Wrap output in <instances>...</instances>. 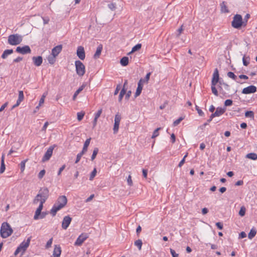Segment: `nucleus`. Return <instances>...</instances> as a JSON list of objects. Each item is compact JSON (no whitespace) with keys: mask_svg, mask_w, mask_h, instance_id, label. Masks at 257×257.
<instances>
[{"mask_svg":"<svg viewBox=\"0 0 257 257\" xmlns=\"http://www.w3.org/2000/svg\"><path fill=\"white\" fill-rule=\"evenodd\" d=\"M77 119L79 120V121H80L82 119L84 115V112H78L77 114Z\"/></svg>","mask_w":257,"mask_h":257,"instance_id":"obj_46","label":"nucleus"},{"mask_svg":"<svg viewBox=\"0 0 257 257\" xmlns=\"http://www.w3.org/2000/svg\"><path fill=\"white\" fill-rule=\"evenodd\" d=\"M72 220V218L70 217L69 215L66 216L63 218L62 222V227L64 229H66L69 224H70Z\"/></svg>","mask_w":257,"mask_h":257,"instance_id":"obj_13","label":"nucleus"},{"mask_svg":"<svg viewBox=\"0 0 257 257\" xmlns=\"http://www.w3.org/2000/svg\"><path fill=\"white\" fill-rule=\"evenodd\" d=\"M61 248L60 246L55 245L53 252V257H60Z\"/></svg>","mask_w":257,"mask_h":257,"instance_id":"obj_20","label":"nucleus"},{"mask_svg":"<svg viewBox=\"0 0 257 257\" xmlns=\"http://www.w3.org/2000/svg\"><path fill=\"white\" fill-rule=\"evenodd\" d=\"M121 118V116L118 113L115 114L114 117V123L113 128V134H114L118 132Z\"/></svg>","mask_w":257,"mask_h":257,"instance_id":"obj_8","label":"nucleus"},{"mask_svg":"<svg viewBox=\"0 0 257 257\" xmlns=\"http://www.w3.org/2000/svg\"><path fill=\"white\" fill-rule=\"evenodd\" d=\"M53 238H50L47 242L46 244V248H49L50 247H51L52 243Z\"/></svg>","mask_w":257,"mask_h":257,"instance_id":"obj_52","label":"nucleus"},{"mask_svg":"<svg viewBox=\"0 0 257 257\" xmlns=\"http://www.w3.org/2000/svg\"><path fill=\"white\" fill-rule=\"evenodd\" d=\"M102 109H100L97 111V112L95 114V117L96 118H99L102 113Z\"/></svg>","mask_w":257,"mask_h":257,"instance_id":"obj_57","label":"nucleus"},{"mask_svg":"<svg viewBox=\"0 0 257 257\" xmlns=\"http://www.w3.org/2000/svg\"><path fill=\"white\" fill-rule=\"evenodd\" d=\"M250 18V15L249 14H246L244 19H242L243 27H245L247 25L248 20Z\"/></svg>","mask_w":257,"mask_h":257,"instance_id":"obj_33","label":"nucleus"},{"mask_svg":"<svg viewBox=\"0 0 257 257\" xmlns=\"http://www.w3.org/2000/svg\"><path fill=\"white\" fill-rule=\"evenodd\" d=\"M27 160H28L26 159V160H24L21 162L20 165V169H21V172H23L25 170V164H26V162L27 161Z\"/></svg>","mask_w":257,"mask_h":257,"instance_id":"obj_39","label":"nucleus"},{"mask_svg":"<svg viewBox=\"0 0 257 257\" xmlns=\"http://www.w3.org/2000/svg\"><path fill=\"white\" fill-rule=\"evenodd\" d=\"M232 104V100L231 99H227L224 102V107L230 106Z\"/></svg>","mask_w":257,"mask_h":257,"instance_id":"obj_48","label":"nucleus"},{"mask_svg":"<svg viewBox=\"0 0 257 257\" xmlns=\"http://www.w3.org/2000/svg\"><path fill=\"white\" fill-rule=\"evenodd\" d=\"M250 58L249 57H245L244 55L242 58L243 64L244 66H247L249 63Z\"/></svg>","mask_w":257,"mask_h":257,"instance_id":"obj_37","label":"nucleus"},{"mask_svg":"<svg viewBox=\"0 0 257 257\" xmlns=\"http://www.w3.org/2000/svg\"><path fill=\"white\" fill-rule=\"evenodd\" d=\"M76 54L80 59L83 60L85 59V53L84 48L82 46L78 47Z\"/></svg>","mask_w":257,"mask_h":257,"instance_id":"obj_16","label":"nucleus"},{"mask_svg":"<svg viewBox=\"0 0 257 257\" xmlns=\"http://www.w3.org/2000/svg\"><path fill=\"white\" fill-rule=\"evenodd\" d=\"M102 50V45L100 44L97 47V48L96 49V51L93 56V58L94 59H97L100 57Z\"/></svg>","mask_w":257,"mask_h":257,"instance_id":"obj_22","label":"nucleus"},{"mask_svg":"<svg viewBox=\"0 0 257 257\" xmlns=\"http://www.w3.org/2000/svg\"><path fill=\"white\" fill-rule=\"evenodd\" d=\"M220 8L222 13H228L229 12L225 2H223L220 4Z\"/></svg>","mask_w":257,"mask_h":257,"instance_id":"obj_25","label":"nucleus"},{"mask_svg":"<svg viewBox=\"0 0 257 257\" xmlns=\"http://www.w3.org/2000/svg\"><path fill=\"white\" fill-rule=\"evenodd\" d=\"M88 237V236L86 233H82L77 238L76 241L74 243L75 245L80 246L83 242Z\"/></svg>","mask_w":257,"mask_h":257,"instance_id":"obj_11","label":"nucleus"},{"mask_svg":"<svg viewBox=\"0 0 257 257\" xmlns=\"http://www.w3.org/2000/svg\"><path fill=\"white\" fill-rule=\"evenodd\" d=\"M245 116L250 117L252 119L254 118V112L252 111H247L245 112Z\"/></svg>","mask_w":257,"mask_h":257,"instance_id":"obj_34","label":"nucleus"},{"mask_svg":"<svg viewBox=\"0 0 257 257\" xmlns=\"http://www.w3.org/2000/svg\"><path fill=\"white\" fill-rule=\"evenodd\" d=\"M40 197H37V195L35 197V198L33 200V203L34 204H37L39 201H40Z\"/></svg>","mask_w":257,"mask_h":257,"instance_id":"obj_61","label":"nucleus"},{"mask_svg":"<svg viewBox=\"0 0 257 257\" xmlns=\"http://www.w3.org/2000/svg\"><path fill=\"white\" fill-rule=\"evenodd\" d=\"M86 84L83 83L74 93L73 96V100H75L79 93L86 87Z\"/></svg>","mask_w":257,"mask_h":257,"instance_id":"obj_23","label":"nucleus"},{"mask_svg":"<svg viewBox=\"0 0 257 257\" xmlns=\"http://www.w3.org/2000/svg\"><path fill=\"white\" fill-rule=\"evenodd\" d=\"M126 89L124 88H122V89L121 90L118 97V101L119 102L121 101L124 95L126 93Z\"/></svg>","mask_w":257,"mask_h":257,"instance_id":"obj_31","label":"nucleus"},{"mask_svg":"<svg viewBox=\"0 0 257 257\" xmlns=\"http://www.w3.org/2000/svg\"><path fill=\"white\" fill-rule=\"evenodd\" d=\"M45 173H46V171H45V170H41V171L39 172V174H38V178H39V179H42V178H43V177H44V176L45 175Z\"/></svg>","mask_w":257,"mask_h":257,"instance_id":"obj_49","label":"nucleus"},{"mask_svg":"<svg viewBox=\"0 0 257 257\" xmlns=\"http://www.w3.org/2000/svg\"><path fill=\"white\" fill-rule=\"evenodd\" d=\"M42 18L43 20L44 24H47L49 23L50 20L48 17H42Z\"/></svg>","mask_w":257,"mask_h":257,"instance_id":"obj_55","label":"nucleus"},{"mask_svg":"<svg viewBox=\"0 0 257 257\" xmlns=\"http://www.w3.org/2000/svg\"><path fill=\"white\" fill-rule=\"evenodd\" d=\"M23 40V37L18 34L10 35L8 37V42L11 45H17L20 44Z\"/></svg>","mask_w":257,"mask_h":257,"instance_id":"obj_3","label":"nucleus"},{"mask_svg":"<svg viewBox=\"0 0 257 257\" xmlns=\"http://www.w3.org/2000/svg\"><path fill=\"white\" fill-rule=\"evenodd\" d=\"M24 98V96L23 91L22 90L19 91V97H18L17 101L21 102L23 100Z\"/></svg>","mask_w":257,"mask_h":257,"instance_id":"obj_38","label":"nucleus"},{"mask_svg":"<svg viewBox=\"0 0 257 257\" xmlns=\"http://www.w3.org/2000/svg\"><path fill=\"white\" fill-rule=\"evenodd\" d=\"M31 239V237H29L27 238L26 241H23L20 244L15 251V255H17L21 251H22V254L24 253L30 244Z\"/></svg>","mask_w":257,"mask_h":257,"instance_id":"obj_5","label":"nucleus"},{"mask_svg":"<svg viewBox=\"0 0 257 257\" xmlns=\"http://www.w3.org/2000/svg\"><path fill=\"white\" fill-rule=\"evenodd\" d=\"M108 7L112 11H114L116 9V5L114 3H111L108 5Z\"/></svg>","mask_w":257,"mask_h":257,"instance_id":"obj_50","label":"nucleus"},{"mask_svg":"<svg viewBox=\"0 0 257 257\" xmlns=\"http://www.w3.org/2000/svg\"><path fill=\"white\" fill-rule=\"evenodd\" d=\"M150 75H151V73L149 72V73H148L147 74V75H146V77H145V79H144V80H145V82H148L149 79H150Z\"/></svg>","mask_w":257,"mask_h":257,"instance_id":"obj_62","label":"nucleus"},{"mask_svg":"<svg viewBox=\"0 0 257 257\" xmlns=\"http://www.w3.org/2000/svg\"><path fill=\"white\" fill-rule=\"evenodd\" d=\"M120 89V85H117V86H116V87L115 88V90L114 91V95H117L118 94Z\"/></svg>","mask_w":257,"mask_h":257,"instance_id":"obj_58","label":"nucleus"},{"mask_svg":"<svg viewBox=\"0 0 257 257\" xmlns=\"http://www.w3.org/2000/svg\"><path fill=\"white\" fill-rule=\"evenodd\" d=\"M76 73L80 76H82L85 73L84 65L79 60L75 62Z\"/></svg>","mask_w":257,"mask_h":257,"instance_id":"obj_6","label":"nucleus"},{"mask_svg":"<svg viewBox=\"0 0 257 257\" xmlns=\"http://www.w3.org/2000/svg\"><path fill=\"white\" fill-rule=\"evenodd\" d=\"M246 236V233L242 231L241 232H240L239 233V237L240 238H244Z\"/></svg>","mask_w":257,"mask_h":257,"instance_id":"obj_63","label":"nucleus"},{"mask_svg":"<svg viewBox=\"0 0 257 257\" xmlns=\"http://www.w3.org/2000/svg\"><path fill=\"white\" fill-rule=\"evenodd\" d=\"M84 154V153H83V152H80L79 153H78L77 155V157H76V161L75 162V163L76 164L78 163L80 160L81 159V158L82 157V156Z\"/></svg>","mask_w":257,"mask_h":257,"instance_id":"obj_42","label":"nucleus"},{"mask_svg":"<svg viewBox=\"0 0 257 257\" xmlns=\"http://www.w3.org/2000/svg\"><path fill=\"white\" fill-rule=\"evenodd\" d=\"M32 60L34 65L37 67L40 66L43 62L42 57L40 56L37 57L34 56L32 57Z\"/></svg>","mask_w":257,"mask_h":257,"instance_id":"obj_18","label":"nucleus"},{"mask_svg":"<svg viewBox=\"0 0 257 257\" xmlns=\"http://www.w3.org/2000/svg\"><path fill=\"white\" fill-rule=\"evenodd\" d=\"M56 56H54L53 54H51V55H49L48 58H47V59H48V61L49 62V63L51 64H54V63L56 61Z\"/></svg>","mask_w":257,"mask_h":257,"instance_id":"obj_29","label":"nucleus"},{"mask_svg":"<svg viewBox=\"0 0 257 257\" xmlns=\"http://www.w3.org/2000/svg\"><path fill=\"white\" fill-rule=\"evenodd\" d=\"M256 91V87L254 85H250L247 87L243 88L242 90L243 94H247L253 93Z\"/></svg>","mask_w":257,"mask_h":257,"instance_id":"obj_14","label":"nucleus"},{"mask_svg":"<svg viewBox=\"0 0 257 257\" xmlns=\"http://www.w3.org/2000/svg\"><path fill=\"white\" fill-rule=\"evenodd\" d=\"M226 108L225 107H217L215 111V115L217 116H219L223 114L225 111H226Z\"/></svg>","mask_w":257,"mask_h":257,"instance_id":"obj_21","label":"nucleus"},{"mask_svg":"<svg viewBox=\"0 0 257 257\" xmlns=\"http://www.w3.org/2000/svg\"><path fill=\"white\" fill-rule=\"evenodd\" d=\"M141 44H137L136 45L133 47L132 51L128 53V54L139 50L141 48Z\"/></svg>","mask_w":257,"mask_h":257,"instance_id":"obj_32","label":"nucleus"},{"mask_svg":"<svg viewBox=\"0 0 257 257\" xmlns=\"http://www.w3.org/2000/svg\"><path fill=\"white\" fill-rule=\"evenodd\" d=\"M49 191L47 187L41 188L37 194V197H40L41 200L46 201L49 197Z\"/></svg>","mask_w":257,"mask_h":257,"instance_id":"obj_7","label":"nucleus"},{"mask_svg":"<svg viewBox=\"0 0 257 257\" xmlns=\"http://www.w3.org/2000/svg\"><path fill=\"white\" fill-rule=\"evenodd\" d=\"M196 108L199 115L202 116L204 114V112L199 108L198 106H196Z\"/></svg>","mask_w":257,"mask_h":257,"instance_id":"obj_56","label":"nucleus"},{"mask_svg":"<svg viewBox=\"0 0 257 257\" xmlns=\"http://www.w3.org/2000/svg\"><path fill=\"white\" fill-rule=\"evenodd\" d=\"M5 169L6 168L5 163L3 161V162H1V165L0 168V174L3 173L5 172Z\"/></svg>","mask_w":257,"mask_h":257,"instance_id":"obj_47","label":"nucleus"},{"mask_svg":"<svg viewBox=\"0 0 257 257\" xmlns=\"http://www.w3.org/2000/svg\"><path fill=\"white\" fill-rule=\"evenodd\" d=\"M211 90L212 93L216 96H218V91L215 88V85H213V83H211Z\"/></svg>","mask_w":257,"mask_h":257,"instance_id":"obj_40","label":"nucleus"},{"mask_svg":"<svg viewBox=\"0 0 257 257\" xmlns=\"http://www.w3.org/2000/svg\"><path fill=\"white\" fill-rule=\"evenodd\" d=\"M66 167V165L64 164L63 165V166H62V167H61L58 171V175H60L62 172L65 169Z\"/></svg>","mask_w":257,"mask_h":257,"instance_id":"obj_54","label":"nucleus"},{"mask_svg":"<svg viewBox=\"0 0 257 257\" xmlns=\"http://www.w3.org/2000/svg\"><path fill=\"white\" fill-rule=\"evenodd\" d=\"M219 81V72L217 68H216L214 71L213 74V77L211 81V83H213V85H216L217 82Z\"/></svg>","mask_w":257,"mask_h":257,"instance_id":"obj_17","label":"nucleus"},{"mask_svg":"<svg viewBox=\"0 0 257 257\" xmlns=\"http://www.w3.org/2000/svg\"><path fill=\"white\" fill-rule=\"evenodd\" d=\"M125 94H125V99H126V100H128L129 99V98L130 97L131 95L132 92H131V90H129Z\"/></svg>","mask_w":257,"mask_h":257,"instance_id":"obj_59","label":"nucleus"},{"mask_svg":"<svg viewBox=\"0 0 257 257\" xmlns=\"http://www.w3.org/2000/svg\"><path fill=\"white\" fill-rule=\"evenodd\" d=\"M16 52L21 54H29L31 52L30 47L28 45L24 46L22 47H18L16 48Z\"/></svg>","mask_w":257,"mask_h":257,"instance_id":"obj_9","label":"nucleus"},{"mask_svg":"<svg viewBox=\"0 0 257 257\" xmlns=\"http://www.w3.org/2000/svg\"><path fill=\"white\" fill-rule=\"evenodd\" d=\"M62 50V45H59L54 47L52 50V54L54 56H57Z\"/></svg>","mask_w":257,"mask_h":257,"instance_id":"obj_19","label":"nucleus"},{"mask_svg":"<svg viewBox=\"0 0 257 257\" xmlns=\"http://www.w3.org/2000/svg\"><path fill=\"white\" fill-rule=\"evenodd\" d=\"M121 65L123 66H126L128 64V58L127 57H122L120 61Z\"/></svg>","mask_w":257,"mask_h":257,"instance_id":"obj_28","label":"nucleus"},{"mask_svg":"<svg viewBox=\"0 0 257 257\" xmlns=\"http://www.w3.org/2000/svg\"><path fill=\"white\" fill-rule=\"evenodd\" d=\"M256 231L255 230V229H253V228H252L249 233L248 234V237L249 239H252L253 237H254L255 236V235H256Z\"/></svg>","mask_w":257,"mask_h":257,"instance_id":"obj_30","label":"nucleus"},{"mask_svg":"<svg viewBox=\"0 0 257 257\" xmlns=\"http://www.w3.org/2000/svg\"><path fill=\"white\" fill-rule=\"evenodd\" d=\"M142 244V241L141 239H138L135 241V245L138 247L139 250L141 249Z\"/></svg>","mask_w":257,"mask_h":257,"instance_id":"obj_35","label":"nucleus"},{"mask_svg":"<svg viewBox=\"0 0 257 257\" xmlns=\"http://www.w3.org/2000/svg\"><path fill=\"white\" fill-rule=\"evenodd\" d=\"M227 75L228 77L231 78L234 80L236 79V76L232 72H228Z\"/></svg>","mask_w":257,"mask_h":257,"instance_id":"obj_45","label":"nucleus"},{"mask_svg":"<svg viewBox=\"0 0 257 257\" xmlns=\"http://www.w3.org/2000/svg\"><path fill=\"white\" fill-rule=\"evenodd\" d=\"M48 213L47 212H43L40 213V215H39V219L44 218Z\"/></svg>","mask_w":257,"mask_h":257,"instance_id":"obj_53","label":"nucleus"},{"mask_svg":"<svg viewBox=\"0 0 257 257\" xmlns=\"http://www.w3.org/2000/svg\"><path fill=\"white\" fill-rule=\"evenodd\" d=\"M245 157L250 160H257V154L255 153H248L246 155Z\"/></svg>","mask_w":257,"mask_h":257,"instance_id":"obj_27","label":"nucleus"},{"mask_svg":"<svg viewBox=\"0 0 257 257\" xmlns=\"http://www.w3.org/2000/svg\"><path fill=\"white\" fill-rule=\"evenodd\" d=\"M216 225L217 227V228L219 229H222L223 228V224L221 222H217L216 223Z\"/></svg>","mask_w":257,"mask_h":257,"instance_id":"obj_60","label":"nucleus"},{"mask_svg":"<svg viewBox=\"0 0 257 257\" xmlns=\"http://www.w3.org/2000/svg\"><path fill=\"white\" fill-rule=\"evenodd\" d=\"M145 83V80L143 79H141L138 82V87L136 90L135 97H137L140 95L143 89V83Z\"/></svg>","mask_w":257,"mask_h":257,"instance_id":"obj_15","label":"nucleus"},{"mask_svg":"<svg viewBox=\"0 0 257 257\" xmlns=\"http://www.w3.org/2000/svg\"><path fill=\"white\" fill-rule=\"evenodd\" d=\"M98 149L97 148H95L93 151V153L91 157V161H93L96 158V156L98 152Z\"/></svg>","mask_w":257,"mask_h":257,"instance_id":"obj_36","label":"nucleus"},{"mask_svg":"<svg viewBox=\"0 0 257 257\" xmlns=\"http://www.w3.org/2000/svg\"><path fill=\"white\" fill-rule=\"evenodd\" d=\"M231 26L237 29H239L243 26L242 18L240 15L236 14L233 17V20L231 22Z\"/></svg>","mask_w":257,"mask_h":257,"instance_id":"obj_4","label":"nucleus"},{"mask_svg":"<svg viewBox=\"0 0 257 257\" xmlns=\"http://www.w3.org/2000/svg\"><path fill=\"white\" fill-rule=\"evenodd\" d=\"M96 172H97L95 168H94V170L92 171V172L90 174V177H89L90 180H92L93 179L94 177L96 176Z\"/></svg>","mask_w":257,"mask_h":257,"instance_id":"obj_43","label":"nucleus"},{"mask_svg":"<svg viewBox=\"0 0 257 257\" xmlns=\"http://www.w3.org/2000/svg\"><path fill=\"white\" fill-rule=\"evenodd\" d=\"M90 141H91V138H89V139H87L84 144V146H83V149H82V152H83V153H85L87 151V148L88 147V146L90 144Z\"/></svg>","mask_w":257,"mask_h":257,"instance_id":"obj_24","label":"nucleus"},{"mask_svg":"<svg viewBox=\"0 0 257 257\" xmlns=\"http://www.w3.org/2000/svg\"><path fill=\"white\" fill-rule=\"evenodd\" d=\"M160 130H161V127H158V128H157V129H156V130L154 131V132H153V135H152V139H154V138H155L157 137V136H158V135H159V132H158V131H159Z\"/></svg>","mask_w":257,"mask_h":257,"instance_id":"obj_44","label":"nucleus"},{"mask_svg":"<svg viewBox=\"0 0 257 257\" xmlns=\"http://www.w3.org/2000/svg\"><path fill=\"white\" fill-rule=\"evenodd\" d=\"M127 184L130 186H132L133 184V181H132V177L131 175H129L128 176V178L127 179Z\"/></svg>","mask_w":257,"mask_h":257,"instance_id":"obj_51","label":"nucleus"},{"mask_svg":"<svg viewBox=\"0 0 257 257\" xmlns=\"http://www.w3.org/2000/svg\"><path fill=\"white\" fill-rule=\"evenodd\" d=\"M54 149V146H50L46 151V153L45 154L44 156H43L42 158V161L43 162H45L46 161H48L51 157L52 155L53 151Z\"/></svg>","mask_w":257,"mask_h":257,"instance_id":"obj_10","label":"nucleus"},{"mask_svg":"<svg viewBox=\"0 0 257 257\" xmlns=\"http://www.w3.org/2000/svg\"><path fill=\"white\" fill-rule=\"evenodd\" d=\"M13 53V49H7V50H6L3 52V53L2 55V58L3 59H6L8 55L12 54Z\"/></svg>","mask_w":257,"mask_h":257,"instance_id":"obj_26","label":"nucleus"},{"mask_svg":"<svg viewBox=\"0 0 257 257\" xmlns=\"http://www.w3.org/2000/svg\"><path fill=\"white\" fill-rule=\"evenodd\" d=\"M40 203L39 204V207L37 209V210L35 211V213L34 216V219L35 220H38L39 219V215H40V213L42 211V210L43 208V204L46 202L44 201H42L40 200Z\"/></svg>","mask_w":257,"mask_h":257,"instance_id":"obj_12","label":"nucleus"},{"mask_svg":"<svg viewBox=\"0 0 257 257\" xmlns=\"http://www.w3.org/2000/svg\"><path fill=\"white\" fill-rule=\"evenodd\" d=\"M245 210H246V209L244 207V206H242L240 209V210L239 211V215L241 216H244L245 215Z\"/></svg>","mask_w":257,"mask_h":257,"instance_id":"obj_41","label":"nucleus"},{"mask_svg":"<svg viewBox=\"0 0 257 257\" xmlns=\"http://www.w3.org/2000/svg\"><path fill=\"white\" fill-rule=\"evenodd\" d=\"M170 252H171L173 257H177V253H176V251L175 250L170 249Z\"/></svg>","mask_w":257,"mask_h":257,"instance_id":"obj_64","label":"nucleus"},{"mask_svg":"<svg viewBox=\"0 0 257 257\" xmlns=\"http://www.w3.org/2000/svg\"><path fill=\"white\" fill-rule=\"evenodd\" d=\"M67 203L66 197L65 195L60 196L51 209L50 213L53 216H55L57 211L64 207Z\"/></svg>","mask_w":257,"mask_h":257,"instance_id":"obj_1","label":"nucleus"},{"mask_svg":"<svg viewBox=\"0 0 257 257\" xmlns=\"http://www.w3.org/2000/svg\"><path fill=\"white\" fill-rule=\"evenodd\" d=\"M13 232V230L8 223L5 222L2 224L0 230L2 237L4 238H7L12 234Z\"/></svg>","mask_w":257,"mask_h":257,"instance_id":"obj_2","label":"nucleus"}]
</instances>
